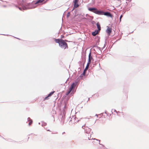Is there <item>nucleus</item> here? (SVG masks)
Instances as JSON below:
<instances>
[{
    "mask_svg": "<svg viewBox=\"0 0 149 149\" xmlns=\"http://www.w3.org/2000/svg\"><path fill=\"white\" fill-rule=\"evenodd\" d=\"M47 131H50L49 130H47Z\"/></svg>",
    "mask_w": 149,
    "mask_h": 149,
    "instance_id": "obj_20",
    "label": "nucleus"
},
{
    "mask_svg": "<svg viewBox=\"0 0 149 149\" xmlns=\"http://www.w3.org/2000/svg\"><path fill=\"white\" fill-rule=\"evenodd\" d=\"M100 12H102V14H99L100 15H105L108 16H109L110 17H112V15H111V14L110 13L108 12L104 13L102 11H100Z\"/></svg>",
    "mask_w": 149,
    "mask_h": 149,
    "instance_id": "obj_4",
    "label": "nucleus"
},
{
    "mask_svg": "<svg viewBox=\"0 0 149 149\" xmlns=\"http://www.w3.org/2000/svg\"><path fill=\"white\" fill-rule=\"evenodd\" d=\"M84 75H81V74L80 75V77H81V78L83 77V76H84Z\"/></svg>",
    "mask_w": 149,
    "mask_h": 149,
    "instance_id": "obj_17",
    "label": "nucleus"
},
{
    "mask_svg": "<svg viewBox=\"0 0 149 149\" xmlns=\"http://www.w3.org/2000/svg\"><path fill=\"white\" fill-rule=\"evenodd\" d=\"M98 31L97 30L95 31V32L92 33V35L93 36H95L98 33Z\"/></svg>",
    "mask_w": 149,
    "mask_h": 149,
    "instance_id": "obj_10",
    "label": "nucleus"
},
{
    "mask_svg": "<svg viewBox=\"0 0 149 149\" xmlns=\"http://www.w3.org/2000/svg\"><path fill=\"white\" fill-rule=\"evenodd\" d=\"M88 9L89 11L93 12L97 14H102V12H101L100 11L98 10L97 8H89Z\"/></svg>",
    "mask_w": 149,
    "mask_h": 149,
    "instance_id": "obj_2",
    "label": "nucleus"
},
{
    "mask_svg": "<svg viewBox=\"0 0 149 149\" xmlns=\"http://www.w3.org/2000/svg\"><path fill=\"white\" fill-rule=\"evenodd\" d=\"M79 2V0H74V8H77L79 6V5L78 4Z\"/></svg>",
    "mask_w": 149,
    "mask_h": 149,
    "instance_id": "obj_6",
    "label": "nucleus"
},
{
    "mask_svg": "<svg viewBox=\"0 0 149 149\" xmlns=\"http://www.w3.org/2000/svg\"><path fill=\"white\" fill-rule=\"evenodd\" d=\"M96 25L97 27V28L98 29V30H97V31H100L101 30V27L99 23H97Z\"/></svg>",
    "mask_w": 149,
    "mask_h": 149,
    "instance_id": "obj_9",
    "label": "nucleus"
},
{
    "mask_svg": "<svg viewBox=\"0 0 149 149\" xmlns=\"http://www.w3.org/2000/svg\"><path fill=\"white\" fill-rule=\"evenodd\" d=\"M61 38H64V36H61Z\"/></svg>",
    "mask_w": 149,
    "mask_h": 149,
    "instance_id": "obj_18",
    "label": "nucleus"
},
{
    "mask_svg": "<svg viewBox=\"0 0 149 149\" xmlns=\"http://www.w3.org/2000/svg\"><path fill=\"white\" fill-rule=\"evenodd\" d=\"M75 86L76 84L74 83H73L72 84L71 87L69 88V91L66 93V95H68L70 93L73 88L75 87Z\"/></svg>",
    "mask_w": 149,
    "mask_h": 149,
    "instance_id": "obj_3",
    "label": "nucleus"
},
{
    "mask_svg": "<svg viewBox=\"0 0 149 149\" xmlns=\"http://www.w3.org/2000/svg\"><path fill=\"white\" fill-rule=\"evenodd\" d=\"M93 58L91 56V53H90L88 56V63H91V60Z\"/></svg>",
    "mask_w": 149,
    "mask_h": 149,
    "instance_id": "obj_8",
    "label": "nucleus"
},
{
    "mask_svg": "<svg viewBox=\"0 0 149 149\" xmlns=\"http://www.w3.org/2000/svg\"><path fill=\"white\" fill-rule=\"evenodd\" d=\"M45 0H38V1H36L35 4H37L38 3H42Z\"/></svg>",
    "mask_w": 149,
    "mask_h": 149,
    "instance_id": "obj_11",
    "label": "nucleus"
},
{
    "mask_svg": "<svg viewBox=\"0 0 149 149\" xmlns=\"http://www.w3.org/2000/svg\"><path fill=\"white\" fill-rule=\"evenodd\" d=\"M64 41L65 42H68V40H64Z\"/></svg>",
    "mask_w": 149,
    "mask_h": 149,
    "instance_id": "obj_19",
    "label": "nucleus"
},
{
    "mask_svg": "<svg viewBox=\"0 0 149 149\" xmlns=\"http://www.w3.org/2000/svg\"><path fill=\"white\" fill-rule=\"evenodd\" d=\"M55 92V91H53L51 93H50L49 94H48V96L46 97H45L44 99V100H47L49 99V97H50Z\"/></svg>",
    "mask_w": 149,
    "mask_h": 149,
    "instance_id": "obj_5",
    "label": "nucleus"
},
{
    "mask_svg": "<svg viewBox=\"0 0 149 149\" xmlns=\"http://www.w3.org/2000/svg\"><path fill=\"white\" fill-rule=\"evenodd\" d=\"M122 17H123V15H121L120 16V19H119L120 22L121 21V18Z\"/></svg>",
    "mask_w": 149,
    "mask_h": 149,
    "instance_id": "obj_16",
    "label": "nucleus"
},
{
    "mask_svg": "<svg viewBox=\"0 0 149 149\" xmlns=\"http://www.w3.org/2000/svg\"><path fill=\"white\" fill-rule=\"evenodd\" d=\"M55 41L56 43L59 44V46L62 48L65 49L68 48L67 44L62 39H55Z\"/></svg>",
    "mask_w": 149,
    "mask_h": 149,
    "instance_id": "obj_1",
    "label": "nucleus"
},
{
    "mask_svg": "<svg viewBox=\"0 0 149 149\" xmlns=\"http://www.w3.org/2000/svg\"><path fill=\"white\" fill-rule=\"evenodd\" d=\"M107 29L106 30V32L108 33V35H110V33H111L112 31V29L111 28H109V27L107 26Z\"/></svg>",
    "mask_w": 149,
    "mask_h": 149,
    "instance_id": "obj_7",
    "label": "nucleus"
},
{
    "mask_svg": "<svg viewBox=\"0 0 149 149\" xmlns=\"http://www.w3.org/2000/svg\"><path fill=\"white\" fill-rule=\"evenodd\" d=\"M86 71L87 70H85V69H84L83 73L81 74V75H84Z\"/></svg>",
    "mask_w": 149,
    "mask_h": 149,
    "instance_id": "obj_14",
    "label": "nucleus"
},
{
    "mask_svg": "<svg viewBox=\"0 0 149 149\" xmlns=\"http://www.w3.org/2000/svg\"><path fill=\"white\" fill-rule=\"evenodd\" d=\"M30 120H29V125H31L32 123V120H31L30 118H29Z\"/></svg>",
    "mask_w": 149,
    "mask_h": 149,
    "instance_id": "obj_13",
    "label": "nucleus"
},
{
    "mask_svg": "<svg viewBox=\"0 0 149 149\" xmlns=\"http://www.w3.org/2000/svg\"><path fill=\"white\" fill-rule=\"evenodd\" d=\"M90 64V63H87V65H86V67L85 68V70H88Z\"/></svg>",
    "mask_w": 149,
    "mask_h": 149,
    "instance_id": "obj_12",
    "label": "nucleus"
},
{
    "mask_svg": "<svg viewBox=\"0 0 149 149\" xmlns=\"http://www.w3.org/2000/svg\"><path fill=\"white\" fill-rule=\"evenodd\" d=\"M70 12H68L67 14V17H68H68L70 16Z\"/></svg>",
    "mask_w": 149,
    "mask_h": 149,
    "instance_id": "obj_15",
    "label": "nucleus"
}]
</instances>
